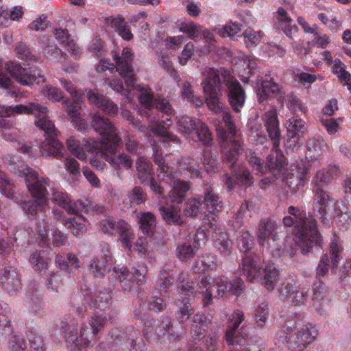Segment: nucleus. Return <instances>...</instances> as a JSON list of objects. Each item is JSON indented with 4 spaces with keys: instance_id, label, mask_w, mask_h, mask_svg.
Masks as SVG:
<instances>
[{
    "instance_id": "1",
    "label": "nucleus",
    "mask_w": 351,
    "mask_h": 351,
    "mask_svg": "<svg viewBox=\"0 0 351 351\" xmlns=\"http://www.w3.org/2000/svg\"><path fill=\"white\" fill-rule=\"evenodd\" d=\"M204 93L207 106L217 115H221L228 130L226 132L222 126L216 125L217 137L221 141V147L227 162L233 167L237 160L241 149V141L237 128L232 120L229 109L221 100V77L226 80L229 71L220 69H214L206 67L202 71Z\"/></svg>"
},
{
    "instance_id": "2",
    "label": "nucleus",
    "mask_w": 351,
    "mask_h": 351,
    "mask_svg": "<svg viewBox=\"0 0 351 351\" xmlns=\"http://www.w3.org/2000/svg\"><path fill=\"white\" fill-rule=\"evenodd\" d=\"M113 56L117 63V71L124 80L127 87L126 89L123 88L122 81L120 79L112 77L111 80H108V84L114 90L124 95L128 102H130L132 100L134 95L132 92L136 90L138 93L139 101L147 109H151L155 106L157 110L167 115L172 114L171 106L166 99H154L149 87L141 84L135 86L136 77L132 66L133 53L131 49L124 48L121 58L117 54Z\"/></svg>"
},
{
    "instance_id": "3",
    "label": "nucleus",
    "mask_w": 351,
    "mask_h": 351,
    "mask_svg": "<svg viewBox=\"0 0 351 351\" xmlns=\"http://www.w3.org/2000/svg\"><path fill=\"white\" fill-rule=\"evenodd\" d=\"M92 125L101 136V141L88 139L84 141L86 152L95 154L118 167L130 169L132 161L125 154L115 156V149L122 143L117 129L108 119L97 114L92 117Z\"/></svg>"
},
{
    "instance_id": "4",
    "label": "nucleus",
    "mask_w": 351,
    "mask_h": 351,
    "mask_svg": "<svg viewBox=\"0 0 351 351\" xmlns=\"http://www.w3.org/2000/svg\"><path fill=\"white\" fill-rule=\"evenodd\" d=\"M10 110L11 117L16 114H35L36 116L35 124L44 131L46 136L45 141L41 145V151L46 154V156H52L58 159L64 157L65 152L64 145L57 138L59 132L54 123L47 116L48 110L45 106L36 103H29V105L10 106Z\"/></svg>"
},
{
    "instance_id": "5",
    "label": "nucleus",
    "mask_w": 351,
    "mask_h": 351,
    "mask_svg": "<svg viewBox=\"0 0 351 351\" xmlns=\"http://www.w3.org/2000/svg\"><path fill=\"white\" fill-rule=\"evenodd\" d=\"M289 216L283 218V223L286 226H294L296 242H293L295 247L301 248L303 253H308L314 245L319 243V234L317 230L315 220L311 215L298 208L289 206Z\"/></svg>"
},
{
    "instance_id": "6",
    "label": "nucleus",
    "mask_w": 351,
    "mask_h": 351,
    "mask_svg": "<svg viewBox=\"0 0 351 351\" xmlns=\"http://www.w3.org/2000/svg\"><path fill=\"white\" fill-rule=\"evenodd\" d=\"M21 174L25 178L27 187L34 200L25 202L22 204L23 210L29 215H35L42 211L47 204L49 180L40 177L38 173L27 167H22Z\"/></svg>"
},
{
    "instance_id": "7",
    "label": "nucleus",
    "mask_w": 351,
    "mask_h": 351,
    "mask_svg": "<svg viewBox=\"0 0 351 351\" xmlns=\"http://www.w3.org/2000/svg\"><path fill=\"white\" fill-rule=\"evenodd\" d=\"M277 224L275 221L269 219L261 220L257 230L256 237L258 244L263 249L267 250L274 256H280L285 252L292 256L295 252L293 245L294 239L289 237L285 243L282 244L276 232Z\"/></svg>"
},
{
    "instance_id": "8",
    "label": "nucleus",
    "mask_w": 351,
    "mask_h": 351,
    "mask_svg": "<svg viewBox=\"0 0 351 351\" xmlns=\"http://www.w3.org/2000/svg\"><path fill=\"white\" fill-rule=\"evenodd\" d=\"M265 126L274 143L271 153L267 157L268 169L275 178L284 176L287 172L285 157L279 149L280 132L275 110L266 112L263 117Z\"/></svg>"
},
{
    "instance_id": "9",
    "label": "nucleus",
    "mask_w": 351,
    "mask_h": 351,
    "mask_svg": "<svg viewBox=\"0 0 351 351\" xmlns=\"http://www.w3.org/2000/svg\"><path fill=\"white\" fill-rule=\"evenodd\" d=\"M237 242L239 250L245 254L242 263L243 275L247 280L252 282L259 272L260 261V258L250 252L254 245L252 237L248 232L243 231Z\"/></svg>"
},
{
    "instance_id": "10",
    "label": "nucleus",
    "mask_w": 351,
    "mask_h": 351,
    "mask_svg": "<svg viewBox=\"0 0 351 351\" xmlns=\"http://www.w3.org/2000/svg\"><path fill=\"white\" fill-rule=\"evenodd\" d=\"M178 130L186 138L195 142H200L209 145L213 140L208 128L199 120H193L187 116H183L177 120Z\"/></svg>"
},
{
    "instance_id": "11",
    "label": "nucleus",
    "mask_w": 351,
    "mask_h": 351,
    "mask_svg": "<svg viewBox=\"0 0 351 351\" xmlns=\"http://www.w3.org/2000/svg\"><path fill=\"white\" fill-rule=\"evenodd\" d=\"M62 86L70 93L72 99H74L73 102H70L68 99H65L62 102V108L66 112L67 114L71 119V121L75 128L82 132H85L88 129V125L86 123L85 121L80 117L81 107L77 104V101L82 100V95H85L84 90L83 93L77 90L71 82L67 81L64 79H60ZM88 90H86L87 91Z\"/></svg>"
},
{
    "instance_id": "12",
    "label": "nucleus",
    "mask_w": 351,
    "mask_h": 351,
    "mask_svg": "<svg viewBox=\"0 0 351 351\" xmlns=\"http://www.w3.org/2000/svg\"><path fill=\"white\" fill-rule=\"evenodd\" d=\"M315 209L321 215L324 223H328L333 218V211L335 205L339 202H335L333 198L322 186H314Z\"/></svg>"
},
{
    "instance_id": "13",
    "label": "nucleus",
    "mask_w": 351,
    "mask_h": 351,
    "mask_svg": "<svg viewBox=\"0 0 351 351\" xmlns=\"http://www.w3.org/2000/svg\"><path fill=\"white\" fill-rule=\"evenodd\" d=\"M106 322L107 319L106 317H101L100 316L93 317L91 321L90 328L88 326H84L81 328L80 339L76 336L75 332L70 331L69 333L65 335L66 341L71 345L73 344L75 348L81 350V347H84L89 343V335H95L97 333L100 328L104 327Z\"/></svg>"
},
{
    "instance_id": "14",
    "label": "nucleus",
    "mask_w": 351,
    "mask_h": 351,
    "mask_svg": "<svg viewBox=\"0 0 351 351\" xmlns=\"http://www.w3.org/2000/svg\"><path fill=\"white\" fill-rule=\"evenodd\" d=\"M279 294L280 299L284 301H289L295 305H302L308 298L309 289L291 281L282 284Z\"/></svg>"
},
{
    "instance_id": "15",
    "label": "nucleus",
    "mask_w": 351,
    "mask_h": 351,
    "mask_svg": "<svg viewBox=\"0 0 351 351\" xmlns=\"http://www.w3.org/2000/svg\"><path fill=\"white\" fill-rule=\"evenodd\" d=\"M6 69L11 76L21 85L31 86L34 83L39 84L45 82V78L43 75L38 74L36 76L28 69L12 62L6 64Z\"/></svg>"
},
{
    "instance_id": "16",
    "label": "nucleus",
    "mask_w": 351,
    "mask_h": 351,
    "mask_svg": "<svg viewBox=\"0 0 351 351\" xmlns=\"http://www.w3.org/2000/svg\"><path fill=\"white\" fill-rule=\"evenodd\" d=\"M167 122H170V123H166L165 121L161 122L150 121L147 128L143 125H138V122H136L134 124L135 126L138 127L141 132L148 131L153 133L156 136L160 138V141L165 147L167 143L172 142L178 143L179 142L177 136L169 133L167 130L166 126L169 127L171 123L169 118L167 119Z\"/></svg>"
},
{
    "instance_id": "17",
    "label": "nucleus",
    "mask_w": 351,
    "mask_h": 351,
    "mask_svg": "<svg viewBox=\"0 0 351 351\" xmlns=\"http://www.w3.org/2000/svg\"><path fill=\"white\" fill-rule=\"evenodd\" d=\"M222 82L226 83L228 89V100L230 106L236 112H240L245 102V93L238 81L234 80L230 75L226 80L221 77Z\"/></svg>"
},
{
    "instance_id": "18",
    "label": "nucleus",
    "mask_w": 351,
    "mask_h": 351,
    "mask_svg": "<svg viewBox=\"0 0 351 351\" xmlns=\"http://www.w3.org/2000/svg\"><path fill=\"white\" fill-rule=\"evenodd\" d=\"M137 175L143 182H149L152 191L158 195L163 193V187L157 184L152 178V168L151 163L144 157H139L136 161Z\"/></svg>"
},
{
    "instance_id": "19",
    "label": "nucleus",
    "mask_w": 351,
    "mask_h": 351,
    "mask_svg": "<svg viewBox=\"0 0 351 351\" xmlns=\"http://www.w3.org/2000/svg\"><path fill=\"white\" fill-rule=\"evenodd\" d=\"M114 271L119 279L122 288L125 291H128L130 287L129 282L131 281V278L135 280L136 283H142L145 281L146 269L141 267L140 269H134L132 274H130L127 267H114Z\"/></svg>"
},
{
    "instance_id": "20",
    "label": "nucleus",
    "mask_w": 351,
    "mask_h": 351,
    "mask_svg": "<svg viewBox=\"0 0 351 351\" xmlns=\"http://www.w3.org/2000/svg\"><path fill=\"white\" fill-rule=\"evenodd\" d=\"M317 335V330L314 326L306 325L297 333L294 341L291 347L293 350L303 351L315 339Z\"/></svg>"
},
{
    "instance_id": "21",
    "label": "nucleus",
    "mask_w": 351,
    "mask_h": 351,
    "mask_svg": "<svg viewBox=\"0 0 351 351\" xmlns=\"http://www.w3.org/2000/svg\"><path fill=\"white\" fill-rule=\"evenodd\" d=\"M84 94L90 104L95 105L106 114L113 116L118 112L117 106L104 95L99 94L97 90H88Z\"/></svg>"
},
{
    "instance_id": "22",
    "label": "nucleus",
    "mask_w": 351,
    "mask_h": 351,
    "mask_svg": "<svg viewBox=\"0 0 351 351\" xmlns=\"http://www.w3.org/2000/svg\"><path fill=\"white\" fill-rule=\"evenodd\" d=\"M244 320V314L240 310H236L230 315L227 325L225 339L229 344L241 345V337L236 335L237 328Z\"/></svg>"
},
{
    "instance_id": "23",
    "label": "nucleus",
    "mask_w": 351,
    "mask_h": 351,
    "mask_svg": "<svg viewBox=\"0 0 351 351\" xmlns=\"http://www.w3.org/2000/svg\"><path fill=\"white\" fill-rule=\"evenodd\" d=\"M261 273L262 283L268 291H272L280 280V274L278 269L273 263H264L262 271L259 269L257 276Z\"/></svg>"
},
{
    "instance_id": "24",
    "label": "nucleus",
    "mask_w": 351,
    "mask_h": 351,
    "mask_svg": "<svg viewBox=\"0 0 351 351\" xmlns=\"http://www.w3.org/2000/svg\"><path fill=\"white\" fill-rule=\"evenodd\" d=\"M102 254L91 261L88 265L89 271L95 276H102L110 265L111 256L108 246L102 248Z\"/></svg>"
},
{
    "instance_id": "25",
    "label": "nucleus",
    "mask_w": 351,
    "mask_h": 351,
    "mask_svg": "<svg viewBox=\"0 0 351 351\" xmlns=\"http://www.w3.org/2000/svg\"><path fill=\"white\" fill-rule=\"evenodd\" d=\"M287 128L288 136L290 138L287 141V146L294 148L298 142L294 138H300V136L305 133L306 131V123L300 119L291 118L287 121Z\"/></svg>"
},
{
    "instance_id": "26",
    "label": "nucleus",
    "mask_w": 351,
    "mask_h": 351,
    "mask_svg": "<svg viewBox=\"0 0 351 351\" xmlns=\"http://www.w3.org/2000/svg\"><path fill=\"white\" fill-rule=\"evenodd\" d=\"M217 288V294L223 297L227 293L232 292L234 295H239L243 289V282L241 280H236L233 282H228L224 276H219L215 280Z\"/></svg>"
},
{
    "instance_id": "27",
    "label": "nucleus",
    "mask_w": 351,
    "mask_h": 351,
    "mask_svg": "<svg viewBox=\"0 0 351 351\" xmlns=\"http://www.w3.org/2000/svg\"><path fill=\"white\" fill-rule=\"evenodd\" d=\"M210 227L214 230L213 237L215 248L221 255L226 256L231 251L227 234L221 228L217 227L216 224L210 223Z\"/></svg>"
},
{
    "instance_id": "28",
    "label": "nucleus",
    "mask_w": 351,
    "mask_h": 351,
    "mask_svg": "<svg viewBox=\"0 0 351 351\" xmlns=\"http://www.w3.org/2000/svg\"><path fill=\"white\" fill-rule=\"evenodd\" d=\"M53 199L60 207L64 208L71 215H77L80 209H85V206L81 201L72 202L69 197L62 193H54Z\"/></svg>"
},
{
    "instance_id": "29",
    "label": "nucleus",
    "mask_w": 351,
    "mask_h": 351,
    "mask_svg": "<svg viewBox=\"0 0 351 351\" xmlns=\"http://www.w3.org/2000/svg\"><path fill=\"white\" fill-rule=\"evenodd\" d=\"M280 86L271 79L263 80L256 88V95L260 102H263L268 97L277 93L280 90Z\"/></svg>"
},
{
    "instance_id": "30",
    "label": "nucleus",
    "mask_w": 351,
    "mask_h": 351,
    "mask_svg": "<svg viewBox=\"0 0 351 351\" xmlns=\"http://www.w3.org/2000/svg\"><path fill=\"white\" fill-rule=\"evenodd\" d=\"M207 326L206 318L204 315L197 313L194 315L191 330L193 341H199L204 337Z\"/></svg>"
},
{
    "instance_id": "31",
    "label": "nucleus",
    "mask_w": 351,
    "mask_h": 351,
    "mask_svg": "<svg viewBox=\"0 0 351 351\" xmlns=\"http://www.w3.org/2000/svg\"><path fill=\"white\" fill-rule=\"evenodd\" d=\"M29 262L35 271L41 273L47 269L51 258L47 252L39 251L32 254Z\"/></svg>"
},
{
    "instance_id": "32",
    "label": "nucleus",
    "mask_w": 351,
    "mask_h": 351,
    "mask_svg": "<svg viewBox=\"0 0 351 351\" xmlns=\"http://www.w3.org/2000/svg\"><path fill=\"white\" fill-rule=\"evenodd\" d=\"M204 204L207 212L210 215V217L213 221H215V213L221 210L222 203L219 201V197L213 193V191L205 193Z\"/></svg>"
},
{
    "instance_id": "33",
    "label": "nucleus",
    "mask_w": 351,
    "mask_h": 351,
    "mask_svg": "<svg viewBox=\"0 0 351 351\" xmlns=\"http://www.w3.org/2000/svg\"><path fill=\"white\" fill-rule=\"evenodd\" d=\"M198 247L193 241H187L180 244L176 250L177 257L182 261L192 258L197 252Z\"/></svg>"
},
{
    "instance_id": "34",
    "label": "nucleus",
    "mask_w": 351,
    "mask_h": 351,
    "mask_svg": "<svg viewBox=\"0 0 351 351\" xmlns=\"http://www.w3.org/2000/svg\"><path fill=\"white\" fill-rule=\"evenodd\" d=\"M217 266V261L216 256L210 254H205L195 263L193 270L195 272L198 273L215 269Z\"/></svg>"
},
{
    "instance_id": "35",
    "label": "nucleus",
    "mask_w": 351,
    "mask_h": 351,
    "mask_svg": "<svg viewBox=\"0 0 351 351\" xmlns=\"http://www.w3.org/2000/svg\"><path fill=\"white\" fill-rule=\"evenodd\" d=\"M337 215V223L339 226L346 228L351 223V213L343 203H338L335 205V210L333 211V218Z\"/></svg>"
},
{
    "instance_id": "36",
    "label": "nucleus",
    "mask_w": 351,
    "mask_h": 351,
    "mask_svg": "<svg viewBox=\"0 0 351 351\" xmlns=\"http://www.w3.org/2000/svg\"><path fill=\"white\" fill-rule=\"evenodd\" d=\"M163 219L169 224H180L182 223L180 208L177 206L159 208Z\"/></svg>"
},
{
    "instance_id": "37",
    "label": "nucleus",
    "mask_w": 351,
    "mask_h": 351,
    "mask_svg": "<svg viewBox=\"0 0 351 351\" xmlns=\"http://www.w3.org/2000/svg\"><path fill=\"white\" fill-rule=\"evenodd\" d=\"M138 223L143 233L152 235L156 226V219L151 213H141L138 216Z\"/></svg>"
},
{
    "instance_id": "38",
    "label": "nucleus",
    "mask_w": 351,
    "mask_h": 351,
    "mask_svg": "<svg viewBox=\"0 0 351 351\" xmlns=\"http://www.w3.org/2000/svg\"><path fill=\"white\" fill-rule=\"evenodd\" d=\"M1 282L10 291L17 290L21 285V280L16 271L7 269L3 272Z\"/></svg>"
},
{
    "instance_id": "39",
    "label": "nucleus",
    "mask_w": 351,
    "mask_h": 351,
    "mask_svg": "<svg viewBox=\"0 0 351 351\" xmlns=\"http://www.w3.org/2000/svg\"><path fill=\"white\" fill-rule=\"evenodd\" d=\"M213 280L210 278H202L201 281L197 284V291L200 293H204L203 298V304L204 306L208 305L213 300L211 289L213 287Z\"/></svg>"
},
{
    "instance_id": "40",
    "label": "nucleus",
    "mask_w": 351,
    "mask_h": 351,
    "mask_svg": "<svg viewBox=\"0 0 351 351\" xmlns=\"http://www.w3.org/2000/svg\"><path fill=\"white\" fill-rule=\"evenodd\" d=\"M335 73L343 86H346L351 92V74L345 69L343 64L340 60L336 59L333 62Z\"/></svg>"
},
{
    "instance_id": "41",
    "label": "nucleus",
    "mask_w": 351,
    "mask_h": 351,
    "mask_svg": "<svg viewBox=\"0 0 351 351\" xmlns=\"http://www.w3.org/2000/svg\"><path fill=\"white\" fill-rule=\"evenodd\" d=\"M89 138H86L88 140ZM86 139L83 141L82 146L81 147L80 142L76 140L74 137H70L66 141V146L69 152L72 155L75 156L79 160L82 161H86L87 159V156L86 152L84 151V147L86 148L84 143ZM86 150V149H85Z\"/></svg>"
},
{
    "instance_id": "42",
    "label": "nucleus",
    "mask_w": 351,
    "mask_h": 351,
    "mask_svg": "<svg viewBox=\"0 0 351 351\" xmlns=\"http://www.w3.org/2000/svg\"><path fill=\"white\" fill-rule=\"evenodd\" d=\"M269 317L267 304L262 303L258 305L253 313V320L257 326L263 328L265 326Z\"/></svg>"
},
{
    "instance_id": "43",
    "label": "nucleus",
    "mask_w": 351,
    "mask_h": 351,
    "mask_svg": "<svg viewBox=\"0 0 351 351\" xmlns=\"http://www.w3.org/2000/svg\"><path fill=\"white\" fill-rule=\"evenodd\" d=\"M311 165L310 161L306 160H300L296 163L297 178L298 180V186H304L307 180V176L310 172Z\"/></svg>"
},
{
    "instance_id": "44",
    "label": "nucleus",
    "mask_w": 351,
    "mask_h": 351,
    "mask_svg": "<svg viewBox=\"0 0 351 351\" xmlns=\"http://www.w3.org/2000/svg\"><path fill=\"white\" fill-rule=\"evenodd\" d=\"M78 219L80 221H77L76 218L73 217L67 219L64 221L65 226L69 229H71L73 234L75 237H77L86 231V226L81 222V221H84V218L80 215L78 216Z\"/></svg>"
},
{
    "instance_id": "45",
    "label": "nucleus",
    "mask_w": 351,
    "mask_h": 351,
    "mask_svg": "<svg viewBox=\"0 0 351 351\" xmlns=\"http://www.w3.org/2000/svg\"><path fill=\"white\" fill-rule=\"evenodd\" d=\"M318 79L322 80L324 78L321 75H316L302 71H298L295 73V80L306 88L309 87L311 84Z\"/></svg>"
},
{
    "instance_id": "46",
    "label": "nucleus",
    "mask_w": 351,
    "mask_h": 351,
    "mask_svg": "<svg viewBox=\"0 0 351 351\" xmlns=\"http://www.w3.org/2000/svg\"><path fill=\"white\" fill-rule=\"evenodd\" d=\"M201 205L200 199L195 197L189 199L184 208V215L188 217L196 216L200 210Z\"/></svg>"
},
{
    "instance_id": "47",
    "label": "nucleus",
    "mask_w": 351,
    "mask_h": 351,
    "mask_svg": "<svg viewBox=\"0 0 351 351\" xmlns=\"http://www.w3.org/2000/svg\"><path fill=\"white\" fill-rule=\"evenodd\" d=\"M43 95L47 98L49 100L58 102L63 99L64 95L62 91L58 89L56 87L52 86H46L42 90Z\"/></svg>"
},
{
    "instance_id": "48",
    "label": "nucleus",
    "mask_w": 351,
    "mask_h": 351,
    "mask_svg": "<svg viewBox=\"0 0 351 351\" xmlns=\"http://www.w3.org/2000/svg\"><path fill=\"white\" fill-rule=\"evenodd\" d=\"M246 154L249 163L256 171V173L260 175L264 174L267 169L263 166L261 160L251 150L247 151Z\"/></svg>"
},
{
    "instance_id": "49",
    "label": "nucleus",
    "mask_w": 351,
    "mask_h": 351,
    "mask_svg": "<svg viewBox=\"0 0 351 351\" xmlns=\"http://www.w3.org/2000/svg\"><path fill=\"white\" fill-rule=\"evenodd\" d=\"M243 36L244 37V41L248 47H252L257 45L260 43L263 34L261 32H256L251 29H246Z\"/></svg>"
},
{
    "instance_id": "50",
    "label": "nucleus",
    "mask_w": 351,
    "mask_h": 351,
    "mask_svg": "<svg viewBox=\"0 0 351 351\" xmlns=\"http://www.w3.org/2000/svg\"><path fill=\"white\" fill-rule=\"evenodd\" d=\"M332 178L330 171L328 169H322L317 171L314 178V186H322L326 188L327 184L330 182Z\"/></svg>"
},
{
    "instance_id": "51",
    "label": "nucleus",
    "mask_w": 351,
    "mask_h": 351,
    "mask_svg": "<svg viewBox=\"0 0 351 351\" xmlns=\"http://www.w3.org/2000/svg\"><path fill=\"white\" fill-rule=\"evenodd\" d=\"M47 286L48 289L53 293L61 290L63 286L61 275L58 273L51 274L47 279Z\"/></svg>"
},
{
    "instance_id": "52",
    "label": "nucleus",
    "mask_w": 351,
    "mask_h": 351,
    "mask_svg": "<svg viewBox=\"0 0 351 351\" xmlns=\"http://www.w3.org/2000/svg\"><path fill=\"white\" fill-rule=\"evenodd\" d=\"M128 199L130 204L138 205L145 200V195L142 189L135 186L128 194Z\"/></svg>"
},
{
    "instance_id": "53",
    "label": "nucleus",
    "mask_w": 351,
    "mask_h": 351,
    "mask_svg": "<svg viewBox=\"0 0 351 351\" xmlns=\"http://www.w3.org/2000/svg\"><path fill=\"white\" fill-rule=\"evenodd\" d=\"M241 29L240 23H228L226 24L223 29L220 31L221 36L232 38L234 36L238 35Z\"/></svg>"
},
{
    "instance_id": "54",
    "label": "nucleus",
    "mask_w": 351,
    "mask_h": 351,
    "mask_svg": "<svg viewBox=\"0 0 351 351\" xmlns=\"http://www.w3.org/2000/svg\"><path fill=\"white\" fill-rule=\"evenodd\" d=\"M203 163L207 172L213 173L218 170V164L217 160L213 158L212 154L208 152H205L203 156Z\"/></svg>"
},
{
    "instance_id": "55",
    "label": "nucleus",
    "mask_w": 351,
    "mask_h": 351,
    "mask_svg": "<svg viewBox=\"0 0 351 351\" xmlns=\"http://www.w3.org/2000/svg\"><path fill=\"white\" fill-rule=\"evenodd\" d=\"M153 155L155 162L158 164L160 172L167 174L168 176L169 167L165 163L164 159L162 157V154L159 152L158 147L155 144L153 145Z\"/></svg>"
},
{
    "instance_id": "56",
    "label": "nucleus",
    "mask_w": 351,
    "mask_h": 351,
    "mask_svg": "<svg viewBox=\"0 0 351 351\" xmlns=\"http://www.w3.org/2000/svg\"><path fill=\"white\" fill-rule=\"evenodd\" d=\"M244 65H246L247 67L244 69V73L241 74V80L244 82H247L248 78L252 75L256 68V62L250 60L248 57L245 56L243 58V66Z\"/></svg>"
},
{
    "instance_id": "57",
    "label": "nucleus",
    "mask_w": 351,
    "mask_h": 351,
    "mask_svg": "<svg viewBox=\"0 0 351 351\" xmlns=\"http://www.w3.org/2000/svg\"><path fill=\"white\" fill-rule=\"evenodd\" d=\"M342 121L343 119L341 118L336 119L330 118L323 120L322 124L330 134H333L337 132V130Z\"/></svg>"
},
{
    "instance_id": "58",
    "label": "nucleus",
    "mask_w": 351,
    "mask_h": 351,
    "mask_svg": "<svg viewBox=\"0 0 351 351\" xmlns=\"http://www.w3.org/2000/svg\"><path fill=\"white\" fill-rule=\"evenodd\" d=\"M65 169L73 176H80V165L77 160L71 157H67L64 160Z\"/></svg>"
},
{
    "instance_id": "59",
    "label": "nucleus",
    "mask_w": 351,
    "mask_h": 351,
    "mask_svg": "<svg viewBox=\"0 0 351 351\" xmlns=\"http://www.w3.org/2000/svg\"><path fill=\"white\" fill-rule=\"evenodd\" d=\"M235 179L238 184L244 185H250L253 182L250 172L245 169H240L238 173H236Z\"/></svg>"
},
{
    "instance_id": "60",
    "label": "nucleus",
    "mask_w": 351,
    "mask_h": 351,
    "mask_svg": "<svg viewBox=\"0 0 351 351\" xmlns=\"http://www.w3.org/2000/svg\"><path fill=\"white\" fill-rule=\"evenodd\" d=\"M264 49L270 56L277 55L280 57H283L285 54V50L283 48L273 43L265 44L264 45Z\"/></svg>"
},
{
    "instance_id": "61",
    "label": "nucleus",
    "mask_w": 351,
    "mask_h": 351,
    "mask_svg": "<svg viewBox=\"0 0 351 351\" xmlns=\"http://www.w3.org/2000/svg\"><path fill=\"white\" fill-rule=\"evenodd\" d=\"M12 185L4 172L0 171V193L10 197Z\"/></svg>"
},
{
    "instance_id": "62",
    "label": "nucleus",
    "mask_w": 351,
    "mask_h": 351,
    "mask_svg": "<svg viewBox=\"0 0 351 351\" xmlns=\"http://www.w3.org/2000/svg\"><path fill=\"white\" fill-rule=\"evenodd\" d=\"M83 174L90 184L95 188H99L101 182L98 177L88 167L83 168Z\"/></svg>"
},
{
    "instance_id": "63",
    "label": "nucleus",
    "mask_w": 351,
    "mask_h": 351,
    "mask_svg": "<svg viewBox=\"0 0 351 351\" xmlns=\"http://www.w3.org/2000/svg\"><path fill=\"white\" fill-rule=\"evenodd\" d=\"M120 241L122 243V246L124 247L128 251L131 252L132 250V241L135 239L134 232L133 230L123 234L119 236Z\"/></svg>"
},
{
    "instance_id": "64",
    "label": "nucleus",
    "mask_w": 351,
    "mask_h": 351,
    "mask_svg": "<svg viewBox=\"0 0 351 351\" xmlns=\"http://www.w3.org/2000/svg\"><path fill=\"white\" fill-rule=\"evenodd\" d=\"M191 305L185 302L180 307V310L178 312V319L180 322H184L187 321L191 315Z\"/></svg>"
}]
</instances>
